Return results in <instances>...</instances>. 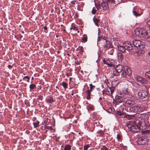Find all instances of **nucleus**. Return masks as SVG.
<instances>
[{
  "mask_svg": "<svg viewBox=\"0 0 150 150\" xmlns=\"http://www.w3.org/2000/svg\"><path fill=\"white\" fill-rule=\"evenodd\" d=\"M123 96H116L115 98L116 102L120 103L123 102H125L126 98H123Z\"/></svg>",
  "mask_w": 150,
  "mask_h": 150,
  "instance_id": "ddd939ff",
  "label": "nucleus"
},
{
  "mask_svg": "<svg viewBox=\"0 0 150 150\" xmlns=\"http://www.w3.org/2000/svg\"><path fill=\"white\" fill-rule=\"evenodd\" d=\"M89 147L90 145L89 144H87V145H85L83 147L84 150H87Z\"/></svg>",
  "mask_w": 150,
  "mask_h": 150,
  "instance_id": "a18cd8bd",
  "label": "nucleus"
},
{
  "mask_svg": "<svg viewBox=\"0 0 150 150\" xmlns=\"http://www.w3.org/2000/svg\"><path fill=\"white\" fill-rule=\"evenodd\" d=\"M38 99L42 100H43V96H42L40 95L38 96Z\"/></svg>",
  "mask_w": 150,
  "mask_h": 150,
  "instance_id": "3c124183",
  "label": "nucleus"
},
{
  "mask_svg": "<svg viewBox=\"0 0 150 150\" xmlns=\"http://www.w3.org/2000/svg\"><path fill=\"white\" fill-rule=\"evenodd\" d=\"M117 48L119 51L123 53H126V51H127L130 53L134 54L136 52L135 49L134 48L133 46L128 44L126 45L124 43L122 46H118Z\"/></svg>",
  "mask_w": 150,
  "mask_h": 150,
  "instance_id": "f03ea898",
  "label": "nucleus"
},
{
  "mask_svg": "<svg viewBox=\"0 0 150 150\" xmlns=\"http://www.w3.org/2000/svg\"><path fill=\"white\" fill-rule=\"evenodd\" d=\"M105 82L106 83V85L108 87L110 86V85H109V82L108 81V79H106L105 81Z\"/></svg>",
  "mask_w": 150,
  "mask_h": 150,
  "instance_id": "8fccbe9b",
  "label": "nucleus"
},
{
  "mask_svg": "<svg viewBox=\"0 0 150 150\" xmlns=\"http://www.w3.org/2000/svg\"><path fill=\"white\" fill-rule=\"evenodd\" d=\"M132 115H125V117L129 119H131L132 118Z\"/></svg>",
  "mask_w": 150,
  "mask_h": 150,
  "instance_id": "c03bdc74",
  "label": "nucleus"
},
{
  "mask_svg": "<svg viewBox=\"0 0 150 150\" xmlns=\"http://www.w3.org/2000/svg\"><path fill=\"white\" fill-rule=\"evenodd\" d=\"M147 39L148 40H149V42H150V37L149 38H148L147 37Z\"/></svg>",
  "mask_w": 150,
  "mask_h": 150,
  "instance_id": "e2e57ef3",
  "label": "nucleus"
},
{
  "mask_svg": "<svg viewBox=\"0 0 150 150\" xmlns=\"http://www.w3.org/2000/svg\"><path fill=\"white\" fill-rule=\"evenodd\" d=\"M102 46L104 48L107 50L109 48H112V46L110 42L108 40H104V42L102 43Z\"/></svg>",
  "mask_w": 150,
  "mask_h": 150,
  "instance_id": "1a4fd4ad",
  "label": "nucleus"
},
{
  "mask_svg": "<svg viewBox=\"0 0 150 150\" xmlns=\"http://www.w3.org/2000/svg\"><path fill=\"white\" fill-rule=\"evenodd\" d=\"M136 79L137 81L142 83H144L147 82L146 80L145 79L139 76H137Z\"/></svg>",
  "mask_w": 150,
  "mask_h": 150,
  "instance_id": "f3484780",
  "label": "nucleus"
},
{
  "mask_svg": "<svg viewBox=\"0 0 150 150\" xmlns=\"http://www.w3.org/2000/svg\"><path fill=\"white\" fill-rule=\"evenodd\" d=\"M118 59L119 61H122L123 59V56L122 54L120 52L117 53Z\"/></svg>",
  "mask_w": 150,
  "mask_h": 150,
  "instance_id": "a878e982",
  "label": "nucleus"
},
{
  "mask_svg": "<svg viewBox=\"0 0 150 150\" xmlns=\"http://www.w3.org/2000/svg\"><path fill=\"white\" fill-rule=\"evenodd\" d=\"M118 74H117L116 73H115V72H114L113 73V74L114 75V76H118Z\"/></svg>",
  "mask_w": 150,
  "mask_h": 150,
  "instance_id": "680f3d73",
  "label": "nucleus"
},
{
  "mask_svg": "<svg viewBox=\"0 0 150 150\" xmlns=\"http://www.w3.org/2000/svg\"><path fill=\"white\" fill-rule=\"evenodd\" d=\"M40 122L39 121H37L36 122H33V124L34 125V127L36 128L39 126V124Z\"/></svg>",
  "mask_w": 150,
  "mask_h": 150,
  "instance_id": "473e14b6",
  "label": "nucleus"
},
{
  "mask_svg": "<svg viewBox=\"0 0 150 150\" xmlns=\"http://www.w3.org/2000/svg\"><path fill=\"white\" fill-rule=\"evenodd\" d=\"M62 85L65 90H66L68 86L67 83L65 82H63L62 83Z\"/></svg>",
  "mask_w": 150,
  "mask_h": 150,
  "instance_id": "72a5a7b5",
  "label": "nucleus"
},
{
  "mask_svg": "<svg viewBox=\"0 0 150 150\" xmlns=\"http://www.w3.org/2000/svg\"><path fill=\"white\" fill-rule=\"evenodd\" d=\"M105 1L109 3L110 4V6L112 9H113L114 7L117 5L115 3V0H104Z\"/></svg>",
  "mask_w": 150,
  "mask_h": 150,
  "instance_id": "4468645a",
  "label": "nucleus"
},
{
  "mask_svg": "<svg viewBox=\"0 0 150 150\" xmlns=\"http://www.w3.org/2000/svg\"><path fill=\"white\" fill-rule=\"evenodd\" d=\"M87 108L88 110H94V107L93 105L90 104H88L87 106Z\"/></svg>",
  "mask_w": 150,
  "mask_h": 150,
  "instance_id": "b1692460",
  "label": "nucleus"
},
{
  "mask_svg": "<svg viewBox=\"0 0 150 150\" xmlns=\"http://www.w3.org/2000/svg\"><path fill=\"white\" fill-rule=\"evenodd\" d=\"M103 1L101 3V6L103 8V9L104 11H105L108 10L109 8L108 2L102 0Z\"/></svg>",
  "mask_w": 150,
  "mask_h": 150,
  "instance_id": "f8f14e48",
  "label": "nucleus"
},
{
  "mask_svg": "<svg viewBox=\"0 0 150 150\" xmlns=\"http://www.w3.org/2000/svg\"><path fill=\"white\" fill-rule=\"evenodd\" d=\"M115 87L116 86H110L108 87L109 88V89L110 91V93L111 94H112L114 92L115 90Z\"/></svg>",
  "mask_w": 150,
  "mask_h": 150,
  "instance_id": "7c9ffc66",
  "label": "nucleus"
},
{
  "mask_svg": "<svg viewBox=\"0 0 150 150\" xmlns=\"http://www.w3.org/2000/svg\"><path fill=\"white\" fill-rule=\"evenodd\" d=\"M141 124V121L137 118H136L133 122L129 121L126 124L127 126L132 132H138L139 131Z\"/></svg>",
  "mask_w": 150,
  "mask_h": 150,
  "instance_id": "f257e3e1",
  "label": "nucleus"
},
{
  "mask_svg": "<svg viewBox=\"0 0 150 150\" xmlns=\"http://www.w3.org/2000/svg\"><path fill=\"white\" fill-rule=\"evenodd\" d=\"M113 60H109V59L104 58L103 60V62L105 64H106L108 67H112L113 66Z\"/></svg>",
  "mask_w": 150,
  "mask_h": 150,
  "instance_id": "9d476101",
  "label": "nucleus"
},
{
  "mask_svg": "<svg viewBox=\"0 0 150 150\" xmlns=\"http://www.w3.org/2000/svg\"><path fill=\"white\" fill-rule=\"evenodd\" d=\"M149 140V139L146 137L142 136L138 138L137 142V144L139 145H144L147 143Z\"/></svg>",
  "mask_w": 150,
  "mask_h": 150,
  "instance_id": "0eeeda50",
  "label": "nucleus"
},
{
  "mask_svg": "<svg viewBox=\"0 0 150 150\" xmlns=\"http://www.w3.org/2000/svg\"><path fill=\"white\" fill-rule=\"evenodd\" d=\"M144 50H139L137 52V53L139 56H142L144 55Z\"/></svg>",
  "mask_w": 150,
  "mask_h": 150,
  "instance_id": "c85d7f7f",
  "label": "nucleus"
},
{
  "mask_svg": "<svg viewBox=\"0 0 150 150\" xmlns=\"http://www.w3.org/2000/svg\"><path fill=\"white\" fill-rule=\"evenodd\" d=\"M71 78L70 77V78H69V81H70V82H71Z\"/></svg>",
  "mask_w": 150,
  "mask_h": 150,
  "instance_id": "0e129e2a",
  "label": "nucleus"
},
{
  "mask_svg": "<svg viewBox=\"0 0 150 150\" xmlns=\"http://www.w3.org/2000/svg\"><path fill=\"white\" fill-rule=\"evenodd\" d=\"M133 13L134 15L136 17L140 16L142 13H139V11H136L133 10Z\"/></svg>",
  "mask_w": 150,
  "mask_h": 150,
  "instance_id": "393cba45",
  "label": "nucleus"
},
{
  "mask_svg": "<svg viewBox=\"0 0 150 150\" xmlns=\"http://www.w3.org/2000/svg\"><path fill=\"white\" fill-rule=\"evenodd\" d=\"M133 44L134 47L140 49H143L145 47L144 43L139 40H134L133 41Z\"/></svg>",
  "mask_w": 150,
  "mask_h": 150,
  "instance_id": "423d86ee",
  "label": "nucleus"
},
{
  "mask_svg": "<svg viewBox=\"0 0 150 150\" xmlns=\"http://www.w3.org/2000/svg\"><path fill=\"white\" fill-rule=\"evenodd\" d=\"M101 150H108V148L105 147V146H103V147L101 148Z\"/></svg>",
  "mask_w": 150,
  "mask_h": 150,
  "instance_id": "09e8293b",
  "label": "nucleus"
},
{
  "mask_svg": "<svg viewBox=\"0 0 150 150\" xmlns=\"http://www.w3.org/2000/svg\"><path fill=\"white\" fill-rule=\"evenodd\" d=\"M148 93V92L146 90H142L139 91L138 95L139 98L142 99L147 96Z\"/></svg>",
  "mask_w": 150,
  "mask_h": 150,
  "instance_id": "6e6552de",
  "label": "nucleus"
},
{
  "mask_svg": "<svg viewBox=\"0 0 150 150\" xmlns=\"http://www.w3.org/2000/svg\"><path fill=\"white\" fill-rule=\"evenodd\" d=\"M131 98H125V102L126 104L128 106H132L136 104L135 102L133 100H131Z\"/></svg>",
  "mask_w": 150,
  "mask_h": 150,
  "instance_id": "9b49d317",
  "label": "nucleus"
},
{
  "mask_svg": "<svg viewBox=\"0 0 150 150\" xmlns=\"http://www.w3.org/2000/svg\"><path fill=\"white\" fill-rule=\"evenodd\" d=\"M119 93L120 96L125 97L126 98H131L132 97L130 91L128 88H124L122 90V92Z\"/></svg>",
  "mask_w": 150,
  "mask_h": 150,
  "instance_id": "39448f33",
  "label": "nucleus"
},
{
  "mask_svg": "<svg viewBox=\"0 0 150 150\" xmlns=\"http://www.w3.org/2000/svg\"><path fill=\"white\" fill-rule=\"evenodd\" d=\"M116 114L119 116H122L124 114V113L122 112L119 111H117Z\"/></svg>",
  "mask_w": 150,
  "mask_h": 150,
  "instance_id": "a19ab883",
  "label": "nucleus"
},
{
  "mask_svg": "<svg viewBox=\"0 0 150 150\" xmlns=\"http://www.w3.org/2000/svg\"><path fill=\"white\" fill-rule=\"evenodd\" d=\"M99 99L100 100H102V97H100L99 98Z\"/></svg>",
  "mask_w": 150,
  "mask_h": 150,
  "instance_id": "69168bd1",
  "label": "nucleus"
},
{
  "mask_svg": "<svg viewBox=\"0 0 150 150\" xmlns=\"http://www.w3.org/2000/svg\"><path fill=\"white\" fill-rule=\"evenodd\" d=\"M119 83V81L118 79L114 80L112 82V86H116Z\"/></svg>",
  "mask_w": 150,
  "mask_h": 150,
  "instance_id": "cd10ccee",
  "label": "nucleus"
},
{
  "mask_svg": "<svg viewBox=\"0 0 150 150\" xmlns=\"http://www.w3.org/2000/svg\"><path fill=\"white\" fill-rule=\"evenodd\" d=\"M114 52V50H111V52L110 53H109L108 54L109 55H112L113 54Z\"/></svg>",
  "mask_w": 150,
  "mask_h": 150,
  "instance_id": "864d4df0",
  "label": "nucleus"
},
{
  "mask_svg": "<svg viewBox=\"0 0 150 150\" xmlns=\"http://www.w3.org/2000/svg\"><path fill=\"white\" fill-rule=\"evenodd\" d=\"M71 146L69 144L66 145L64 147V150H71Z\"/></svg>",
  "mask_w": 150,
  "mask_h": 150,
  "instance_id": "2f4dec72",
  "label": "nucleus"
},
{
  "mask_svg": "<svg viewBox=\"0 0 150 150\" xmlns=\"http://www.w3.org/2000/svg\"><path fill=\"white\" fill-rule=\"evenodd\" d=\"M101 4L100 5V3H98L97 4H95V6L96 8L97 9V10H99L101 8Z\"/></svg>",
  "mask_w": 150,
  "mask_h": 150,
  "instance_id": "4c0bfd02",
  "label": "nucleus"
},
{
  "mask_svg": "<svg viewBox=\"0 0 150 150\" xmlns=\"http://www.w3.org/2000/svg\"><path fill=\"white\" fill-rule=\"evenodd\" d=\"M23 80H25L27 81L28 82H29V80L30 79V78L29 76H26L24 77L23 78Z\"/></svg>",
  "mask_w": 150,
  "mask_h": 150,
  "instance_id": "e433bc0d",
  "label": "nucleus"
},
{
  "mask_svg": "<svg viewBox=\"0 0 150 150\" xmlns=\"http://www.w3.org/2000/svg\"><path fill=\"white\" fill-rule=\"evenodd\" d=\"M134 33L137 36L139 37H144L148 34L146 30L142 28L136 29L134 30Z\"/></svg>",
  "mask_w": 150,
  "mask_h": 150,
  "instance_id": "20e7f679",
  "label": "nucleus"
},
{
  "mask_svg": "<svg viewBox=\"0 0 150 150\" xmlns=\"http://www.w3.org/2000/svg\"><path fill=\"white\" fill-rule=\"evenodd\" d=\"M88 40V36L86 34H84L83 35L82 37L81 42L82 43H85Z\"/></svg>",
  "mask_w": 150,
  "mask_h": 150,
  "instance_id": "aec40b11",
  "label": "nucleus"
},
{
  "mask_svg": "<svg viewBox=\"0 0 150 150\" xmlns=\"http://www.w3.org/2000/svg\"><path fill=\"white\" fill-rule=\"evenodd\" d=\"M146 125L145 126H143L142 125V129H145L146 128Z\"/></svg>",
  "mask_w": 150,
  "mask_h": 150,
  "instance_id": "4d7b16f0",
  "label": "nucleus"
},
{
  "mask_svg": "<svg viewBox=\"0 0 150 150\" xmlns=\"http://www.w3.org/2000/svg\"><path fill=\"white\" fill-rule=\"evenodd\" d=\"M45 101L48 104H52L54 102V100L52 98L50 97L46 99Z\"/></svg>",
  "mask_w": 150,
  "mask_h": 150,
  "instance_id": "4be33fe9",
  "label": "nucleus"
},
{
  "mask_svg": "<svg viewBox=\"0 0 150 150\" xmlns=\"http://www.w3.org/2000/svg\"><path fill=\"white\" fill-rule=\"evenodd\" d=\"M138 117H139L141 120H143L144 122H145V121H147L149 118L148 115L146 114H139L138 115Z\"/></svg>",
  "mask_w": 150,
  "mask_h": 150,
  "instance_id": "2eb2a0df",
  "label": "nucleus"
},
{
  "mask_svg": "<svg viewBox=\"0 0 150 150\" xmlns=\"http://www.w3.org/2000/svg\"><path fill=\"white\" fill-rule=\"evenodd\" d=\"M70 29L71 30L72 29H73L74 30H78L77 28L74 25H73V23H72L71 24V27L70 28Z\"/></svg>",
  "mask_w": 150,
  "mask_h": 150,
  "instance_id": "c9c22d12",
  "label": "nucleus"
},
{
  "mask_svg": "<svg viewBox=\"0 0 150 150\" xmlns=\"http://www.w3.org/2000/svg\"><path fill=\"white\" fill-rule=\"evenodd\" d=\"M89 86H90V89L89 90L91 91H92L95 88V86L93 85L92 84H90Z\"/></svg>",
  "mask_w": 150,
  "mask_h": 150,
  "instance_id": "79ce46f5",
  "label": "nucleus"
},
{
  "mask_svg": "<svg viewBox=\"0 0 150 150\" xmlns=\"http://www.w3.org/2000/svg\"><path fill=\"white\" fill-rule=\"evenodd\" d=\"M145 77L147 79H150V71H148L146 73Z\"/></svg>",
  "mask_w": 150,
  "mask_h": 150,
  "instance_id": "f704fd0d",
  "label": "nucleus"
},
{
  "mask_svg": "<svg viewBox=\"0 0 150 150\" xmlns=\"http://www.w3.org/2000/svg\"><path fill=\"white\" fill-rule=\"evenodd\" d=\"M77 51H79L81 52L82 53L83 52V48L82 46H79L76 49Z\"/></svg>",
  "mask_w": 150,
  "mask_h": 150,
  "instance_id": "ea45409f",
  "label": "nucleus"
},
{
  "mask_svg": "<svg viewBox=\"0 0 150 150\" xmlns=\"http://www.w3.org/2000/svg\"><path fill=\"white\" fill-rule=\"evenodd\" d=\"M91 91L89 90L88 89L86 91V99L88 100H90L91 98Z\"/></svg>",
  "mask_w": 150,
  "mask_h": 150,
  "instance_id": "bb28decb",
  "label": "nucleus"
},
{
  "mask_svg": "<svg viewBox=\"0 0 150 150\" xmlns=\"http://www.w3.org/2000/svg\"><path fill=\"white\" fill-rule=\"evenodd\" d=\"M102 93L104 95L105 94L106 95H110V92L109 90L106 88L104 89L102 91Z\"/></svg>",
  "mask_w": 150,
  "mask_h": 150,
  "instance_id": "c756f323",
  "label": "nucleus"
},
{
  "mask_svg": "<svg viewBox=\"0 0 150 150\" xmlns=\"http://www.w3.org/2000/svg\"><path fill=\"white\" fill-rule=\"evenodd\" d=\"M148 55L150 57V52H149L148 53Z\"/></svg>",
  "mask_w": 150,
  "mask_h": 150,
  "instance_id": "338daca9",
  "label": "nucleus"
},
{
  "mask_svg": "<svg viewBox=\"0 0 150 150\" xmlns=\"http://www.w3.org/2000/svg\"><path fill=\"white\" fill-rule=\"evenodd\" d=\"M104 40H107L105 36L103 35H101L98 37V42L100 41L101 42V43H102L103 42H104Z\"/></svg>",
  "mask_w": 150,
  "mask_h": 150,
  "instance_id": "6ab92c4d",
  "label": "nucleus"
},
{
  "mask_svg": "<svg viewBox=\"0 0 150 150\" xmlns=\"http://www.w3.org/2000/svg\"><path fill=\"white\" fill-rule=\"evenodd\" d=\"M146 108V107L144 105L139 106L137 105L132 107V111L138 114L144 112Z\"/></svg>",
  "mask_w": 150,
  "mask_h": 150,
  "instance_id": "7ed1b4c3",
  "label": "nucleus"
},
{
  "mask_svg": "<svg viewBox=\"0 0 150 150\" xmlns=\"http://www.w3.org/2000/svg\"><path fill=\"white\" fill-rule=\"evenodd\" d=\"M42 88V87L41 86H38V90H40Z\"/></svg>",
  "mask_w": 150,
  "mask_h": 150,
  "instance_id": "13d9d810",
  "label": "nucleus"
},
{
  "mask_svg": "<svg viewBox=\"0 0 150 150\" xmlns=\"http://www.w3.org/2000/svg\"><path fill=\"white\" fill-rule=\"evenodd\" d=\"M25 133L27 134H29L30 133V132L29 130H27L26 131Z\"/></svg>",
  "mask_w": 150,
  "mask_h": 150,
  "instance_id": "5fc2aeb1",
  "label": "nucleus"
},
{
  "mask_svg": "<svg viewBox=\"0 0 150 150\" xmlns=\"http://www.w3.org/2000/svg\"><path fill=\"white\" fill-rule=\"evenodd\" d=\"M35 87H36L35 85V84L33 83V84H32L30 85L29 88L30 89L32 90V89H34Z\"/></svg>",
  "mask_w": 150,
  "mask_h": 150,
  "instance_id": "37998d69",
  "label": "nucleus"
},
{
  "mask_svg": "<svg viewBox=\"0 0 150 150\" xmlns=\"http://www.w3.org/2000/svg\"><path fill=\"white\" fill-rule=\"evenodd\" d=\"M114 109L113 108H112L111 107L109 108L107 110V112L111 113L113 111V110H114Z\"/></svg>",
  "mask_w": 150,
  "mask_h": 150,
  "instance_id": "49530a36",
  "label": "nucleus"
},
{
  "mask_svg": "<svg viewBox=\"0 0 150 150\" xmlns=\"http://www.w3.org/2000/svg\"><path fill=\"white\" fill-rule=\"evenodd\" d=\"M93 20L95 25L97 26H99V23L100 22V20L94 16L93 18Z\"/></svg>",
  "mask_w": 150,
  "mask_h": 150,
  "instance_id": "5701e85b",
  "label": "nucleus"
},
{
  "mask_svg": "<svg viewBox=\"0 0 150 150\" xmlns=\"http://www.w3.org/2000/svg\"><path fill=\"white\" fill-rule=\"evenodd\" d=\"M117 140H120L121 139V136L119 134H117Z\"/></svg>",
  "mask_w": 150,
  "mask_h": 150,
  "instance_id": "603ef678",
  "label": "nucleus"
},
{
  "mask_svg": "<svg viewBox=\"0 0 150 150\" xmlns=\"http://www.w3.org/2000/svg\"><path fill=\"white\" fill-rule=\"evenodd\" d=\"M97 133L99 134L101 136H103L104 134V132L102 130H100L97 132Z\"/></svg>",
  "mask_w": 150,
  "mask_h": 150,
  "instance_id": "58836bf2",
  "label": "nucleus"
},
{
  "mask_svg": "<svg viewBox=\"0 0 150 150\" xmlns=\"http://www.w3.org/2000/svg\"><path fill=\"white\" fill-rule=\"evenodd\" d=\"M62 45L63 46H64V47H65L67 46V44L65 42H63L62 43Z\"/></svg>",
  "mask_w": 150,
  "mask_h": 150,
  "instance_id": "6e6d98bb",
  "label": "nucleus"
},
{
  "mask_svg": "<svg viewBox=\"0 0 150 150\" xmlns=\"http://www.w3.org/2000/svg\"><path fill=\"white\" fill-rule=\"evenodd\" d=\"M127 73L125 71H123L121 74V76L123 77H126L127 75L128 76L132 74V72L130 69H127Z\"/></svg>",
  "mask_w": 150,
  "mask_h": 150,
  "instance_id": "dca6fc26",
  "label": "nucleus"
},
{
  "mask_svg": "<svg viewBox=\"0 0 150 150\" xmlns=\"http://www.w3.org/2000/svg\"><path fill=\"white\" fill-rule=\"evenodd\" d=\"M97 10H96L94 7H93L92 9L91 13L93 14H94L96 13Z\"/></svg>",
  "mask_w": 150,
  "mask_h": 150,
  "instance_id": "de8ad7c7",
  "label": "nucleus"
},
{
  "mask_svg": "<svg viewBox=\"0 0 150 150\" xmlns=\"http://www.w3.org/2000/svg\"><path fill=\"white\" fill-rule=\"evenodd\" d=\"M74 93H73V92L71 94V95L72 96H73L74 95Z\"/></svg>",
  "mask_w": 150,
  "mask_h": 150,
  "instance_id": "774afa93",
  "label": "nucleus"
},
{
  "mask_svg": "<svg viewBox=\"0 0 150 150\" xmlns=\"http://www.w3.org/2000/svg\"><path fill=\"white\" fill-rule=\"evenodd\" d=\"M115 70L117 73L120 72L123 70V66L121 64H118L115 68Z\"/></svg>",
  "mask_w": 150,
  "mask_h": 150,
  "instance_id": "a211bd4d",
  "label": "nucleus"
},
{
  "mask_svg": "<svg viewBox=\"0 0 150 150\" xmlns=\"http://www.w3.org/2000/svg\"><path fill=\"white\" fill-rule=\"evenodd\" d=\"M8 67L10 69H11L12 68V66L10 65H8Z\"/></svg>",
  "mask_w": 150,
  "mask_h": 150,
  "instance_id": "bf43d9fd",
  "label": "nucleus"
},
{
  "mask_svg": "<svg viewBox=\"0 0 150 150\" xmlns=\"http://www.w3.org/2000/svg\"><path fill=\"white\" fill-rule=\"evenodd\" d=\"M142 133L144 134L146 137L150 138V130H147L142 131Z\"/></svg>",
  "mask_w": 150,
  "mask_h": 150,
  "instance_id": "412c9836",
  "label": "nucleus"
},
{
  "mask_svg": "<svg viewBox=\"0 0 150 150\" xmlns=\"http://www.w3.org/2000/svg\"><path fill=\"white\" fill-rule=\"evenodd\" d=\"M44 29L45 30H47V28L46 26H45L44 28Z\"/></svg>",
  "mask_w": 150,
  "mask_h": 150,
  "instance_id": "052dcab7",
  "label": "nucleus"
}]
</instances>
